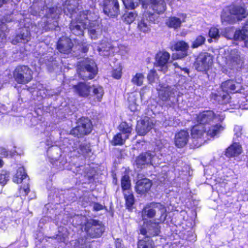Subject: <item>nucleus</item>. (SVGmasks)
I'll list each match as a JSON object with an SVG mask.
<instances>
[{
  "instance_id": "nucleus-1",
  "label": "nucleus",
  "mask_w": 248,
  "mask_h": 248,
  "mask_svg": "<svg viewBox=\"0 0 248 248\" xmlns=\"http://www.w3.org/2000/svg\"><path fill=\"white\" fill-rule=\"evenodd\" d=\"M225 129V127L220 124L209 126L208 129L202 124H196L191 128V137L192 142L197 147L211 139H215Z\"/></svg>"
},
{
  "instance_id": "nucleus-2",
  "label": "nucleus",
  "mask_w": 248,
  "mask_h": 248,
  "mask_svg": "<svg viewBox=\"0 0 248 248\" xmlns=\"http://www.w3.org/2000/svg\"><path fill=\"white\" fill-rule=\"evenodd\" d=\"M248 16L244 5L232 3L227 7L226 11L222 13L221 19L222 22L232 24L242 20Z\"/></svg>"
},
{
  "instance_id": "nucleus-3",
  "label": "nucleus",
  "mask_w": 248,
  "mask_h": 248,
  "mask_svg": "<svg viewBox=\"0 0 248 248\" xmlns=\"http://www.w3.org/2000/svg\"><path fill=\"white\" fill-rule=\"evenodd\" d=\"M167 210L166 207L160 203H152L146 205L142 211V217L143 219L146 218H153V221H159L163 222L167 217Z\"/></svg>"
},
{
  "instance_id": "nucleus-4",
  "label": "nucleus",
  "mask_w": 248,
  "mask_h": 248,
  "mask_svg": "<svg viewBox=\"0 0 248 248\" xmlns=\"http://www.w3.org/2000/svg\"><path fill=\"white\" fill-rule=\"evenodd\" d=\"M93 128L91 120L87 117L82 116L76 122V126L70 130L69 134L77 139H82L90 135Z\"/></svg>"
},
{
  "instance_id": "nucleus-5",
  "label": "nucleus",
  "mask_w": 248,
  "mask_h": 248,
  "mask_svg": "<svg viewBox=\"0 0 248 248\" xmlns=\"http://www.w3.org/2000/svg\"><path fill=\"white\" fill-rule=\"evenodd\" d=\"M213 63L214 57L212 54L207 52H201L195 59L194 65L197 71L207 74Z\"/></svg>"
},
{
  "instance_id": "nucleus-6",
  "label": "nucleus",
  "mask_w": 248,
  "mask_h": 248,
  "mask_svg": "<svg viewBox=\"0 0 248 248\" xmlns=\"http://www.w3.org/2000/svg\"><path fill=\"white\" fill-rule=\"evenodd\" d=\"M78 72L83 79H92L97 74V67L93 60L86 59L78 65Z\"/></svg>"
},
{
  "instance_id": "nucleus-7",
  "label": "nucleus",
  "mask_w": 248,
  "mask_h": 248,
  "mask_svg": "<svg viewBox=\"0 0 248 248\" xmlns=\"http://www.w3.org/2000/svg\"><path fill=\"white\" fill-rule=\"evenodd\" d=\"M13 77L17 84L25 85L32 80L33 71L29 66L19 64L13 70Z\"/></svg>"
},
{
  "instance_id": "nucleus-8",
  "label": "nucleus",
  "mask_w": 248,
  "mask_h": 248,
  "mask_svg": "<svg viewBox=\"0 0 248 248\" xmlns=\"http://www.w3.org/2000/svg\"><path fill=\"white\" fill-rule=\"evenodd\" d=\"M189 46L188 44L183 40L178 41L170 46L172 51L176 52L172 54V59L173 60L182 59L188 55Z\"/></svg>"
},
{
  "instance_id": "nucleus-9",
  "label": "nucleus",
  "mask_w": 248,
  "mask_h": 248,
  "mask_svg": "<svg viewBox=\"0 0 248 248\" xmlns=\"http://www.w3.org/2000/svg\"><path fill=\"white\" fill-rule=\"evenodd\" d=\"M150 5L151 8L154 11V13L147 12L146 16L151 21L155 22L154 14L160 15L164 13L166 10V3L165 0H150Z\"/></svg>"
},
{
  "instance_id": "nucleus-10",
  "label": "nucleus",
  "mask_w": 248,
  "mask_h": 248,
  "mask_svg": "<svg viewBox=\"0 0 248 248\" xmlns=\"http://www.w3.org/2000/svg\"><path fill=\"white\" fill-rule=\"evenodd\" d=\"M104 13L110 17H116L120 14L117 0H105L103 5Z\"/></svg>"
},
{
  "instance_id": "nucleus-11",
  "label": "nucleus",
  "mask_w": 248,
  "mask_h": 248,
  "mask_svg": "<svg viewBox=\"0 0 248 248\" xmlns=\"http://www.w3.org/2000/svg\"><path fill=\"white\" fill-rule=\"evenodd\" d=\"M74 44L72 40L68 37L62 36L57 41L56 49L59 52L69 54L72 51Z\"/></svg>"
},
{
  "instance_id": "nucleus-12",
  "label": "nucleus",
  "mask_w": 248,
  "mask_h": 248,
  "mask_svg": "<svg viewBox=\"0 0 248 248\" xmlns=\"http://www.w3.org/2000/svg\"><path fill=\"white\" fill-rule=\"evenodd\" d=\"M241 86L235 80L229 79L222 82L220 88L223 92L230 94L240 93Z\"/></svg>"
},
{
  "instance_id": "nucleus-13",
  "label": "nucleus",
  "mask_w": 248,
  "mask_h": 248,
  "mask_svg": "<svg viewBox=\"0 0 248 248\" xmlns=\"http://www.w3.org/2000/svg\"><path fill=\"white\" fill-rule=\"evenodd\" d=\"M216 118V114L213 110H207L200 112L196 117V121L198 124L204 126L209 124Z\"/></svg>"
},
{
  "instance_id": "nucleus-14",
  "label": "nucleus",
  "mask_w": 248,
  "mask_h": 248,
  "mask_svg": "<svg viewBox=\"0 0 248 248\" xmlns=\"http://www.w3.org/2000/svg\"><path fill=\"white\" fill-rule=\"evenodd\" d=\"M161 222L159 221H150L146 228H142L140 230V233L146 236V238L151 236H155L159 235L160 232V224Z\"/></svg>"
},
{
  "instance_id": "nucleus-15",
  "label": "nucleus",
  "mask_w": 248,
  "mask_h": 248,
  "mask_svg": "<svg viewBox=\"0 0 248 248\" xmlns=\"http://www.w3.org/2000/svg\"><path fill=\"white\" fill-rule=\"evenodd\" d=\"M155 65L160 68V70H168L167 63L170 59V54L166 51H159L155 55Z\"/></svg>"
},
{
  "instance_id": "nucleus-16",
  "label": "nucleus",
  "mask_w": 248,
  "mask_h": 248,
  "mask_svg": "<svg viewBox=\"0 0 248 248\" xmlns=\"http://www.w3.org/2000/svg\"><path fill=\"white\" fill-rule=\"evenodd\" d=\"M31 32L29 27H23L20 28L19 32L17 33L12 41L13 45L19 43H27L31 40Z\"/></svg>"
},
{
  "instance_id": "nucleus-17",
  "label": "nucleus",
  "mask_w": 248,
  "mask_h": 248,
  "mask_svg": "<svg viewBox=\"0 0 248 248\" xmlns=\"http://www.w3.org/2000/svg\"><path fill=\"white\" fill-rule=\"evenodd\" d=\"M210 98L215 103L220 105H225L230 103L231 97L229 93L223 92L222 90L212 93Z\"/></svg>"
},
{
  "instance_id": "nucleus-18",
  "label": "nucleus",
  "mask_w": 248,
  "mask_h": 248,
  "mask_svg": "<svg viewBox=\"0 0 248 248\" xmlns=\"http://www.w3.org/2000/svg\"><path fill=\"white\" fill-rule=\"evenodd\" d=\"M74 93L81 97H87L91 93L92 87L85 82H78L72 86Z\"/></svg>"
},
{
  "instance_id": "nucleus-19",
  "label": "nucleus",
  "mask_w": 248,
  "mask_h": 248,
  "mask_svg": "<svg viewBox=\"0 0 248 248\" xmlns=\"http://www.w3.org/2000/svg\"><path fill=\"white\" fill-rule=\"evenodd\" d=\"M91 224L90 228L87 230V233L92 237L100 236L104 231V227L98 221L92 220L88 224Z\"/></svg>"
},
{
  "instance_id": "nucleus-20",
  "label": "nucleus",
  "mask_w": 248,
  "mask_h": 248,
  "mask_svg": "<svg viewBox=\"0 0 248 248\" xmlns=\"http://www.w3.org/2000/svg\"><path fill=\"white\" fill-rule=\"evenodd\" d=\"M189 138L188 132L186 130H181L175 135V144L179 148L184 147L187 144Z\"/></svg>"
},
{
  "instance_id": "nucleus-21",
  "label": "nucleus",
  "mask_w": 248,
  "mask_h": 248,
  "mask_svg": "<svg viewBox=\"0 0 248 248\" xmlns=\"http://www.w3.org/2000/svg\"><path fill=\"white\" fill-rule=\"evenodd\" d=\"M151 186V182L145 178L137 181L135 189L138 194H142L149 190Z\"/></svg>"
},
{
  "instance_id": "nucleus-22",
  "label": "nucleus",
  "mask_w": 248,
  "mask_h": 248,
  "mask_svg": "<svg viewBox=\"0 0 248 248\" xmlns=\"http://www.w3.org/2000/svg\"><path fill=\"white\" fill-rule=\"evenodd\" d=\"M244 62L239 56H233L230 59L228 66L231 69L238 70L244 67Z\"/></svg>"
},
{
  "instance_id": "nucleus-23",
  "label": "nucleus",
  "mask_w": 248,
  "mask_h": 248,
  "mask_svg": "<svg viewBox=\"0 0 248 248\" xmlns=\"http://www.w3.org/2000/svg\"><path fill=\"white\" fill-rule=\"evenodd\" d=\"M243 152L242 145L239 142H233L226 149L225 155H240Z\"/></svg>"
},
{
  "instance_id": "nucleus-24",
  "label": "nucleus",
  "mask_w": 248,
  "mask_h": 248,
  "mask_svg": "<svg viewBox=\"0 0 248 248\" xmlns=\"http://www.w3.org/2000/svg\"><path fill=\"white\" fill-rule=\"evenodd\" d=\"M118 129L120 133L125 137V139H128L131 134L133 128L131 124H129L126 122H122L119 124Z\"/></svg>"
},
{
  "instance_id": "nucleus-25",
  "label": "nucleus",
  "mask_w": 248,
  "mask_h": 248,
  "mask_svg": "<svg viewBox=\"0 0 248 248\" xmlns=\"http://www.w3.org/2000/svg\"><path fill=\"white\" fill-rule=\"evenodd\" d=\"M137 134L139 136L145 135L150 130L149 124L141 120L138 123L136 128Z\"/></svg>"
},
{
  "instance_id": "nucleus-26",
  "label": "nucleus",
  "mask_w": 248,
  "mask_h": 248,
  "mask_svg": "<svg viewBox=\"0 0 248 248\" xmlns=\"http://www.w3.org/2000/svg\"><path fill=\"white\" fill-rule=\"evenodd\" d=\"M233 39L235 41H243L244 43V46L248 48V35L242 30H237L235 31Z\"/></svg>"
},
{
  "instance_id": "nucleus-27",
  "label": "nucleus",
  "mask_w": 248,
  "mask_h": 248,
  "mask_svg": "<svg viewBox=\"0 0 248 248\" xmlns=\"http://www.w3.org/2000/svg\"><path fill=\"white\" fill-rule=\"evenodd\" d=\"M181 21L179 18L175 16H170L166 21V24L168 27L174 29L180 28L181 25Z\"/></svg>"
},
{
  "instance_id": "nucleus-28",
  "label": "nucleus",
  "mask_w": 248,
  "mask_h": 248,
  "mask_svg": "<svg viewBox=\"0 0 248 248\" xmlns=\"http://www.w3.org/2000/svg\"><path fill=\"white\" fill-rule=\"evenodd\" d=\"M27 174L23 167H20L17 170L15 176L13 178V182L18 184L21 183L22 180L27 177Z\"/></svg>"
},
{
  "instance_id": "nucleus-29",
  "label": "nucleus",
  "mask_w": 248,
  "mask_h": 248,
  "mask_svg": "<svg viewBox=\"0 0 248 248\" xmlns=\"http://www.w3.org/2000/svg\"><path fill=\"white\" fill-rule=\"evenodd\" d=\"M93 94L95 97L94 100L97 102H101L104 93V90L102 87L100 86H93Z\"/></svg>"
},
{
  "instance_id": "nucleus-30",
  "label": "nucleus",
  "mask_w": 248,
  "mask_h": 248,
  "mask_svg": "<svg viewBox=\"0 0 248 248\" xmlns=\"http://www.w3.org/2000/svg\"><path fill=\"white\" fill-rule=\"evenodd\" d=\"M208 36L210 38L208 40L209 43L212 42V39H218L220 37L219 29L216 27H211L208 31Z\"/></svg>"
},
{
  "instance_id": "nucleus-31",
  "label": "nucleus",
  "mask_w": 248,
  "mask_h": 248,
  "mask_svg": "<svg viewBox=\"0 0 248 248\" xmlns=\"http://www.w3.org/2000/svg\"><path fill=\"white\" fill-rule=\"evenodd\" d=\"M125 137H122V133H118L114 136L112 140V144L113 145H122L124 144L125 140Z\"/></svg>"
},
{
  "instance_id": "nucleus-32",
  "label": "nucleus",
  "mask_w": 248,
  "mask_h": 248,
  "mask_svg": "<svg viewBox=\"0 0 248 248\" xmlns=\"http://www.w3.org/2000/svg\"><path fill=\"white\" fill-rule=\"evenodd\" d=\"M138 30L142 32L147 33L150 31V26L144 18H141L138 23Z\"/></svg>"
},
{
  "instance_id": "nucleus-33",
  "label": "nucleus",
  "mask_w": 248,
  "mask_h": 248,
  "mask_svg": "<svg viewBox=\"0 0 248 248\" xmlns=\"http://www.w3.org/2000/svg\"><path fill=\"white\" fill-rule=\"evenodd\" d=\"M71 32L76 36H83L84 31L81 26L78 24L71 23L69 26Z\"/></svg>"
},
{
  "instance_id": "nucleus-34",
  "label": "nucleus",
  "mask_w": 248,
  "mask_h": 248,
  "mask_svg": "<svg viewBox=\"0 0 248 248\" xmlns=\"http://www.w3.org/2000/svg\"><path fill=\"white\" fill-rule=\"evenodd\" d=\"M79 153L86 155L92 153L91 144L90 143H82L79 145Z\"/></svg>"
},
{
  "instance_id": "nucleus-35",
  "label": "nucleus",
  "mask_w": 248,
  "mask_h": 248,
  "mask_svg": "<svg viewBox=\"0 0 248 248\" xmlns=\"http://www.w3.org/2000/svg\"><path fill=\"white\" fill-rule=\"evenodd\" d=\"M138 248H153V242L149 238L145 237L139 241Z\"/></svg>"
},
{
  "instance_id": "nucleus-36",
  "label": "nucleus",
  "mask_w": 248,
  "mask_h": 248,
  "mask_svg": "<svg viewBox=\"0 0 248 248\" xmlns=\"http://www.w3.org/2000/svg\"><path fill=\"white\" fill-rule=\"evenodd\" d=\"M206 41V38L202 35H198L192 42L191 47L192 48H198L203 45Z\"/></svg>"
},
{
  "instance_id": "nucleus-37",
  "label": "nucleus",
  "mask_w": 248,
  "mask_h": 248,
  "mask_svg": "<svg viewBox=\"0 0 248 248\" xmlns=\"http://www.w3.org/2000/svg\"><path fill=\"white\" fill-rule=\"evenodd\" d=\"M144 75L142 73H136L132 78L131 82L135 85L140 86L143 84Z\"/></svg>"
},
{
  "instance_id": "nucleus-38",
  "label": "nucleus",
  "mask_w": 248,
  "mask_h": 248,
  "mask_svg": "<svg viewBox=\"0 0 248 248\" xmlns=\"http://www.w3.org/2000/svg\"><path fill=\"white\" fill-rule=\"evenodd\" d=\"M158 97L160 100L167 102L170 100V92L166 90H160L158 93Z\"/></svg>"
},
{
  "instance_id": "nucleus-39",
  "label": "nucleus",
  "mask_w": 248,
  "mask_h": 248,
  "mask_svg": "<svg viewBox=\"0 0 248 248\" xmlns=\"http://www.w3.org/2000/svg\"><path fill=\"white\" fill-rule=\"evenodd\" d=\"M124 198L126 202V206L127 208H130L134 202L133 195L129 191H125L124 193Z\"/></svg>"
},
{
  "instance_id": "nucleus-40",
  "label": "nucleus",
  "mask_w": 248,
  "mask_h": 248,
  "mask_svg": "<svg viewBox=\"0 0 248 248\" xmlns=\"http://www.w3.org/2000/svg\"><path fill=\"white\" fill-rule=\"evenodd\" d=\"M131 183L129 176L125 175L121 179V186L124 190H128L130 187Z\"/></svg>"
},
{
  "instance_id": "nucleus-41",
  "label": "nucleus",
  "mask_w": 248,
  "mask_h": 248,
  "mask_svg": "<svg viewBox=\"0 0 248 248\" xmlns=\"http://www.w3.org/2000/svg\"><path fill=\"white\" fill-rule=\"evenodd\" d=\"M137 14L130 12L126 14H124L123 16L124 21L128 24L132 23L135 19Z\"/></svg>"
},
{
  "instance_id": "nucleus-42",
  "label": "nucleus",
  "mask_w": 248,
  "mask_h": 248,
  "mask_svg": "<svg viewBox=\"0 0 248 248\" xmlns=\"http://www.w3.org/2000/svg\"><path fill=\"white\" fill-rule=\"evenodd\" d=\"M147 78L149 83L152 84L155 82V78H158L156 70L154 69L150 70L147 76Z\"/></svg>"
},
{
  "instance_id": "nucleus-43",
  "label": "nucleus",
  "mask_w": 248,
  "mask_h": 248,
  "mask_svg": "<svg viewBox=\"0 0 248 248\" xmlns=\"http://www.w3.org/2000/svg\"><path fill=\"white\" fill-rule=\"evenodd\" d=\"M9 174L4 170H2L0 173V184L2 186L5 185L9 180Z\"/></svg>"
},
{
  "instance_id": "nucleus-44",
  "label": "nucleus",
  "mask_w": 248,
  "mask_h": 248,
  "mask_svg": "<svg viewBox=\"0 0 248 248\" xmlns=\"http://www.w3.org/2000/svg\"><path fill=\"white\" fill-rule=\"evenodd\" d=\"M146 156H138L136 160V164L138 167L141 168L142 165L148 163L146 161Z\"/></svg>"
},
{
  "instance_id": "nucleus-45",
  "label": "nucleus",
  "mask_w": 248,
  "mask_h": 248,
  "mask_svg": "<svg viewBox=\"0 0 248 248\" xmlns=\"http://www.w3.org/2000/svg\"><path fill=\"white\" fill-rule=\"evenodd\" d=\"M5 25V22L0 20V40L6 39V36L4 31Z\"/></svg>"
},
{
  "instance_id": "nucleus-46",
  "label": "nucleus",
  "mask_w": 248,
  "mask_h": 248,
  "mask_svg": "<svg viewBox=\"0 0 248 248\" xmlns=\"http://www.w3.org/2000/svg\"><path fill=\"white\" fill-rule=\"evenodd\" d=\"M124 4L128 9L133 10L136 8L135 3L130 0H123Z\"/></svg>"
},
{
  "instance_id": "nucleus-47",
  "label": "nucleus",
  "mask_w": 248,
  "mask_h": 248,
  "mask_svg": "<svg viewBox=\"0 0 248 248\" xmlns=\"http://www.w3.org/2000/svg\"><path fill=\"white\" fill-rule=\"evenodd\" d=\"M112 76L115 79H120L122 77L121 71L117 69L113 70L112 73Z\"/></svg>"
},
{
  "instance_id": "nucleus-48",
  "label": "nucleus",
  "mask_w": 248,
  "mask_h": 248,
  "mask_svg": "<svg viewBox=\"0 0 248 248\" xmlns=\"http://www.w3.org/2000/svg\"><path fill=\"white\" fill-rule=\"evenodd\" d=\"M30 191L29 186L28 185L25 186L23 187H21L20 189V193L23 196H26Z\"/></svg>"
},
{
  "instance_id": "nucleus-49",
  "label": "nucleus",
  "mask_w": 248,
  "mask_h": 248,
  "mask_svg": "<svg viewBox=\"0 0 248 248\" xmlns=\"http://www.w3.org/2000/svg\"><path fill=\"white\" fill-rule=\"evenodd\" d=\"M234 131L235 132V135L237 138H239L241 136L242 134V129L239 126L234 127Z\"/></svg>"
},
{
  "instance_id": "nucleus-50",
  "label": "nucleus",
  "mask_w": 248,
  "mask_h": 248,
  "mask_svg": "<svg viewBox=\"0 0 248 248\" xmlns=\"http://www.w3.org/2000/svg\"><path fill=\"white\" fill-rule=\"evenodd\" d=\"M103 205H102L99 203H95L93 205V209L95 211L101 210L103 209Z\"/></svg>"
},
{
  "instance_id": "nucleus-51",
  "label": "nucleus",
  "mask_w": 248,
  "mask_h": 248,
  "mask_svg": "<svg viewBox=\"0 0 248 248\" xmlns=\"http://www.w3.org/2000/svg\"><path fill=\"white\" fill-rule=\"evenodd\" d=\"M49 160L53 165L60 167L61 162H59L56 159V160L54 161L53 158H49Z\"/></svg>"
},
{
  "instance_id": "nucleus-52",
  "label": "nucleus",
  "mask_w": 248,
  "mask_h": 248,
  "mask_svg": "<svg viewBox=\"0 0 248 248\" xmlns=\"http://www.w3.org/2000/svg\"><path fill=\"white\" fill-rule=\"evenodd\" d=\"M89 50V47L87 45H82L81 47V51L83 53H86Z\"/></svg>"
},
{
  "instance_id": "nucleus-53",
  "label": "nucleus",
  "mask_w": 248,
  "mask_h": 248,
  "mask_svg": "<svg viewBox=\"0 0 248 248\" xmlns=\"http://www.w3.org/2000/svg\"><path fill=\"white\" fill-rule=\"evenodd\" d=\"M9 0H0V8H1L3 5L7 3Z\"/></svg>"
},
{
  "instance_id": "nucleus-54",
  "label": "nucleus",
  "mask_w": 248,
  "mask_h": 248,
  "mask_svg": "<svg viewBox=\"0 0 248 248\" xmlns=\"http://www.w3.org/2000/svg\"><path fill=\"white\" fill-rule=\"evenodd\" d=\"M181 70L182 71H184L185 72L188 74L189 72V70L188 68H186V67H184V68H181Z\"/></svg>"
},
{
  "instance_id": "nucleus-55",
  "label": "nucleus",
  "mask_w": 248,
  "mask_h": 248,
  "mask_svg": "<svg viewBox=\"0 0 248 248\" xmlns=\"http://www.w3.org/2000/svg\"><path fill=\"white\" fill-rule=\"evenodd\" d=\"M4 165V161L2 159L0 158V168H2Z\"/></svg>"
},
{
  "instance_id": "nucleus-56",
  "label": "nucleus",
  "mask_w": 248,
  "mask_h": 248,
  "mask_svg": "<svg viewBox=\"0 0 248 248\" xmlns=\"http://www.w3.org/2000/svg\"><path fill=\"white\" fill-rule=\"evenodd\" d=\"M244 27L246 28V30L248 31V21H247L245 23Z\"/></svg>"
},
{
  "instance_id": "nucleus-57",
  "label": "nucleus",
  "mask_w": 248,
  "mask_h": 248,
  "mask_svg": "<svg viewBox=\"0 0 248 248\" xmlns=\"http://www.w3.org/2000/svg\"><path fill=\"white\" fill-rule=\"evenodd\" d=\"M88 12H89V10H86V11H82L81 13H82L83 14H84L85 15L87 16Z\"/></svg>"
},
{
  "instance_id": "nucleus-58",
  "label": "nucleus",
  "mask_w": 248,
  "mask_h": 248,
  "mask_svg": "<svg viewBox=\"0 0 248 248\" xmlns=\"http://www.w3.org/2000/svg\"><path fill=\"white\" fill-rule=\"evenodd\" d=\"M173 65H174L175 67H179L178 66V65L177 62H175L173 63Z\"/></svg>"
},
{
  "instance_id": "nucleus-59",
  "label": "nucleus",
  "mask_w": 248,
  "mask_h": 248,
  "mask_svg": "<svg viewBox=\"0 0 248 248\" xmlns=\"http://www.w3.org/2000/svg\"><path fill=\"white\" fill-rule=\"evenodd\" d=\"M66 237L65 236H62V238L61 239V241H64L65 240Z\"/></svg>"
},
{
  "instance_id": "nucleus-60",
  "label": "nucleus",
  "mask_w": 248,
  "mask_h": 248,
  "mask_svg": "<svg viewBox=\"0 0 248 248\" xmlns=\"http://www.w3.org/2000/svg\"><path fill=\"white\" fill-rule=\"evenodd\" d=\"M148 156L150 157V158H149V160H153V157H152V158L151 157L152 156L149 155V156Z\"/></svg>"
},
{
  "instance_id": "nucleus-61",
  "label": "nucleus",
  "mask_w": 248,
  "mask_h": 248,
  "mask_svg": "<svg viewBox=\"0 0 248 248\" xmlns=\"http://www.w3.org/2000/svg\"><path fill=\"white\" fill-rule=\"evenodd\" d=\"M3 155H8V153L6 152V154H5V153H4Z\"/></svg>"
},
{
  "instance_id": "nucleus-62",
  "label": "nucleus",
  "mask_w": 248,
  "mask_h": 248,
  "mask_svg": "<svg viewBox=\"0 0 248 248\" xmlns=\"http://www.w3.org/2000/svg\"><path fill=\"white\" fill-rule=\"evenodd\" d=\"M140 155H145V154H143V153H140Z\"/></svg>"
},
{
  "instance_id": "nucleus-63",
  "label": "nucleus",
  "mask_w": 248,
  "mask_h": 248,
  "mask_svg": "<svg viewBox=\"0 0 248 248\" xmlns=\"http://www.w3.org/2000/svg\"><path fill=\"white\" fill-rule=\"evenodd\" d=\"M147 154V155H151V153H146Z\"/></svg>"
}]
</instances>
